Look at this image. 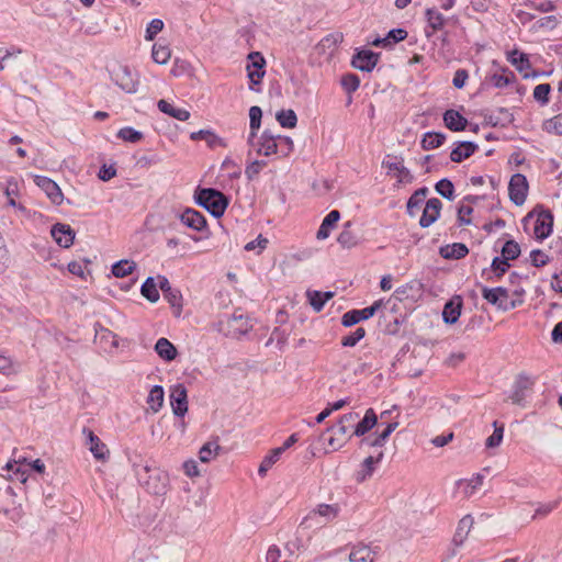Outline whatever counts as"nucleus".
<instances>
[{"instance_id":"0eeeda50","label":"nucleus","mask_w":562,"mask_h":562,"mask_svg":"<svg viewBox=\"0 0 562 562\" xmlns=\"http://www.w3.org/2000/svg\"><path fill=\"white\" fill-rule=\"evenodd\" d=\"M528 181L522 173H515L512 176L508 184V194L510 201L516 205H522L528 194Z\"/></svg>"},{"instance_id":"f03ea898","label":"nucleus","mask_w":562,"mask_h":562,"mask_svg":"<svg viewBox=\"0 0 562 562\" xmlns=\"http://www.w3.org/2000/svg\"><path fill=\"white\" fill-rule=\"evenodd\" d=\"M344 41L341 32H334L323 37L312 53L313 66L319 68H336V55L339 44Z\"/></svg>"},{"instance_id":"58836bf2","label":"nucleus","mask_w":562,"mask_h":562,"mask_svg":"<svg viewBox=\"0 0 562 562\" xmlns=\"http://www.w3.org/2000/svg\"><path fill=\"white\" fill-rule=\"evenodd\" d=\"M164 299L170 304L173 308V314L176 317H179L182 312V294L178 289H172L170 291L165 292Z\"/></svg>"},{"instance_id":"69168bd1","label":"nucleus","mask_w":562,"mask_h":562,"mask_svg":"<svg viewBox=\"0 0 562 562\" xmlns=\"http://www.w3.org/2000/svg\"><path fill=\"white\" fill-rule=\"evenodd\" d=\"M407 37V31L404 29H394L391 30L383 41H387L389 46L392 44H396L401 41H404Z\"/></svg>"},{"instance_id":"c9c22d12","label":"nucleus","mask_w":562,"mask_h":562,"mask_svg":"<svg viewBox=\"0 0 562 562\" xmlns=\"http://www.w3.org/2000/svg\"><path fill=\"white\" fill-rule=\"evenodd\" d=\"M507 60L516 70H527L530 68L528 55L517 49L507 53Z\"/></svg>"},{"instance_id":"37998d69","label":"nucleus","mask_w":562,"mask_h":562,"mask_svg":"<svg viewBox=\"0 0 562 562\" xmlns=\"http://www.w3.org/2000/svg\"><path fill=\"white\" fill-rule=\"evenodd\" d=\"M520 252L521 250L519 244L510 239L507 240L502 247L501 257L509 262L510 260L517 259L520 256Z\"/></svg>"},{"instance_id":"4be33fe9","label":"nucleus","mask_w":562,"mask_h":562,"mask_svg":"<svg viewBox=\"0 0 562 562\" xmlns=\"http://www.w3.org/2000/svg\"><path fill=\"white\" fill-rule=\"evenodd\" d=\"M443 122L447 128L453 132L465 130L468 120L456 110H447L443 113Z\"/></svg>"},{"instance_id":"e433bc0d","label":"nucleus","mask_w":562,"mask_h":562,"mask_svg":"<svg viewBox=\"0 0 562 562\" xmlns=\"http://www.w3.org/2000/svg\"><path fill=\"white\" fill-rule=\"evenodd\" d=\"M140 293L149 302L156 303L159 300L157 283L153 277H148L140 286Z\"/></svg>"},{"instance_id":"680f3d73","label":"nucleus","mask_w":562,"mask_h":562,"mask_svg":"<svg viewBox=\"0 0 562 562\" xmlns=\"http://www.w3.org/2000/svg\"><path fill=\"white\" fill-rule=\"evenodd\" d=\"M190 138L192 140H205L209 145L212 146L215 144L217 136L209 130H200L198 132L191 133Z\"/></svg>"},{"instance_id":"603ef678","label":"nucleus","mask_w":562,"mask_h":562,"mask_svg":"<svg viewBox=\"0 0 562 562\" xmlns=\"http://www.w3.org/2000/svg\"><path fill=\"white\" fill-rule=\"evenodd\" d=\"M543 130L550 134L562 136V114H558L543 122Z\"/></svg>"},{"instance_id":"7c9ffc66","label":"nucleus","mask_w":562,"mask_h":562,"mask_svg":"<svg viewBox=\"0 0 562 562\" xmlns=\"http://www.w3.org/2000/svg\"><path fill=\"white\" fill-rule=\"evenodd\" d=\"M510 75H499L497 72H493L491 76L486 77L482 82V89H485L490 86L495 88H504L508 85L516 81L515 72H509Z\"/></svg>"},{"instance_id":"0e129e2a","label":"nucleus","mask_w":562,"mask_h":562,"mask_svg":"<svg viewBox=\"0 0 562 562\" xmlns=\"http://www.w3.org/2000/svg\"><path fill=\"white\" fill-rule=\"evenodd\" d=\"M473 213V207L469 204L461 203L458 207V222L460 225H470L469 216Z\"/></svg>"},{"instance_id":"de8ad7c7","label":"nucleus","mask_w":562,"mask_h":562,"mask_svg":"<svg viewBox=\"0 0 562 562\" xmlns=\"http://www.w3.org/2000/svg\"><path fill=\"white\" fill-rule=\"evenodd\" d=\"M435 189H436L437 193H439L442 198H445L449 201L453 200L454 186L449 179L443 178V179L439 180L436 183Z\"/></svg>"},{"instance_id":"49530a36","label":"nucleus","mask_w":562,"mask_h":562,"mask_svg":"<svg viewBox=\"0 0 562 562\" xmlns=\"http://www.w3.org/2000/svg\"><path fill=\"white\" fill-rule=\"evenodd\" d=\"M339 82L342 89L346 91V93L351 94L359 88L360 78L352 72H348L341 76Z\"/></svg>"},{"instance_id":"1a4fd4ad","label":"nucleus","mask_w":562,"mask_h":562,"mask_svg":"<svg viewBox=\"0 0 562 562\" xmlns=\"http://www.w3.org/2000/svg\"><path fill=\"white\" fill-rule=\"evenodd\" d=\"M170 405L178 417H183L188 412V393L183 384L178 383L170 387Z\"/></svg>"},{"instance_id":"c03bdc74","label":"nucleus","mask_w":562,"mask_h":562,"mask_svg":"<svg viewBox=\"0 0 562 562\" xmlns=\"http://www.w3.org/2000/svg\"><path fill=\"white\" fill-rule=\"evenodd\" d=\"M281 454L282 452L278 448L271 450L270 453L266 456L261 461L258 469V474L260 476H265L268 470L280 459Z\"/></svg>"},{"instance_id":"bb28decb","label":"nucleus","mask_w":562,"mask_h":562,"mask_svg":"<svg viewBox=\"0 0 562 562\" xmlns=\"http://www.w3.org/2000/svg\"><path fill=\"white\" fill-rule=\"evenodd\" d=\"M339 218H340L339 211H337V210L330 211L323 220V222L316 233L317 239H321V240L326 239L329 236L330 231L336 226Z\"/></svg>"},{"instance_id":"6e6d98bb","label":"nucleus","mask_w":562,"mask_h":562,"mask_svg":"<svg viewBox=\"0 0 562 562\" xmlns=\"http://www.w3.org/2000/svg\"><path fill=\"white\" fill-rule=\"evenodd\" d=\"M427 21L434 31L440 30L443 26V15L435 9H427L426 11Z\"/></svg>"},{"instance_id":"f8f14e48","label":"nucleus","mask_w":562,"mask_h":562,"mask_svg":"<svg viewBox=\"0 0 562 562\" xmlns=\"http://www.w3.org/2000/svg\"><path fill=\"white\" fill-rule=\"evenodd\" d=\"M34 182L46 193L52 203L55 205H60L63 203V192L54 180L45 176H35Z\"/></svg>"},{"instance_id":"72a5a7b5","label":"nucleus","mask_w":562,"mask_h":562,"mask_svg":"<svg viewBox=\"0 0 562 562\" xmlns=\"http://www.w3.org/2000/svg\"><path fill=\"white\" fill-rule=\"evenodd\" d=\"M164 389L161 385H154L147 396V404L149 408L157 413L164 405Z\"/></svg>"},{"instance_id":"bf43d9fd","label":"nucleus","mask_w":562,"mask_h":562,"mask_svg":"<svg viewBox=\"0 0 562 562\" xmlns=\"http://www.w3.org/2000/svg\"><path fill=\"white\" fill-rule=\"evenodd\" d=\"M265 65L266 60L259 52H252L248 54L246 70H250L251 67L256 70H261L265 67Z\"/></svg>"},{"instance_id":"393cba45","label":"nucleus","mask_w":562,"mask_h":562,"mask_svg":"<svg viewBox=\"0 0 562 562\" xmlns=\"http://www.w3.org/2000/svg\"><path fill=\"white\" fill-rule=\"evenodd\" d=\"M350 562H374V552L364 543L352 546L349 553Z\"/></svg>"},{"instance_id":"e2e57ef3","label":"nucleus","mask_w":562,"mask_h":562,"mask_svg":"<svg viewBox=\"0 0 562 562\" xmlns=\"http://www.w3.org/2000/svg\"><path fill=\"white\" fill-rule=\"evenodd\" d=\"M267 166V162L265 160H254L250 162L246 169L245 175L249 180L255 179L260 171Z\"/></svg>"},{"instance_id":"aec40b11","label":"nucleus","mask_w":562,"mask_h":562,"mask_svg":"<svg viewBox=\"0 0 562 562\" xmlns=\"http://www.w3.org/2000/svg\"><path fill=\"white\" fill-rule=\"evenodd\" d=\"M462 305L463 302L460 295H456L449 300L443 306V322L449 325L456 324L461 315Z\"/></svg>"},{"instance_id":"c85d7f7f","label":"nucleus","mask_w":562,"mask_h":562,"mask_svg":"<svg viewBox=\"0 0 562 562\" xmlns=\"http://www.w3.org/2000/svg\"><path fill=\"white\" fill-rule=\"evenodd\" d=\"M157 106H158L159 111H161L162 113H165L176 120L184 122L190 119V112L188 110L176 108L171 103H169L168 101H166L164 99L158 101Z\"/></svg>"},{"instance_id":"20e7f679","label":"nucleus","mask_w":562,"mask_h":562,"mask_svg":"<svg viewBox=\"0 0 562 562\" xmlns=\"http://www.w3.org/2000/svg\"><path fill=\"white\" fill-rule=\"evenodd\" d=\"M340 506L338 504H318L303 520V524H307V527L315 525H326L338 517L340 513Z\"/></svg>"},{"instance_id":"338daca9","label":"nucleus","mask_w":562,"mask_h":562,"mask_svg":"<svg viewBox=\"0 0 562 562\" xmlns=\"http://www.w3.org/2000/svg\"><path fill=\"white\" fill-rule=\"evenodd\" d=\"M530 260L533 267L540 268L549 262V256L540 249H533L530 252Z\"/></svg>"},{"instance_id":"a18cd8bd","label":"nucleus","mask_w":562,"mask_h":562,"mask_svg":"<svg viewBox=\"0 0 562 562\" xmlns=\"http://www.w3.org/2000/svg\"><path fill=\"white\" fill-rule=\"evenodd\" d=\"M277 121L282 127L293 128L296 126L297 116L293 110H281L277 113Z\"/></svg>"},{"instance_id":"423d86ee","label":"nucleus","mask_w":562,"mask_h":562,"mask_svg":"<svg viewBox=\"0 0 562 562\" xmlns=\"http://www.w3.org/2000/svg\"><path fill=\"white\" fill-rule=\"evenodd\" d=\"M384 305L383 300H378L372 305L362 310H350L342 315L341 324L345 327H351L361 321L369 319Z\"/></svg>"},{"instance_id":"a211bd4d","label":"nucleus","mask_w":562,"mask_h":562,"mask_svg":"<svg viewBox=\"0 0 562 562\" xmlns=\"http://www.w3.org/2000/svg\"><path fill=\"white\" fill-rule=\"evenodd\" d=\"M50 234L55 241L64 248H69L75 240V231L68 224L56 223L52 226Z\"/></svg>"},{"instance_id":"a19ab883","label":"nucleus","mask_w":562,"mask_h":562,"mask_svg":"<svg viewBox=\"0 0 562 562\" xmlns=\"http://www.w3.org/2000/svg\"><path fill=\"white\" fill-rule=\"evenodd\" d=\"M14 467H15L16 472H21L22 482H25V480H26L24 477L26 469L21 470V467H26L27 469L33 470L40 474L44 473V471H45V464L41 459H36L32 462H27L26 464L14 462V465H12L11 463H8L9 469H13Z\"/></svg>"},{"instance_id":"79ce46f5","label":"nucleus","mask_w":562,"mask_h":562,"mask_svg":"<svg viewBox=\"0 0 562 562\" xmlns=\"http://www.w3.org/2000/svg\"><path fill=\"white\" fill-rule=\"evenodd\" d=\"M136 265L132 260L123 259L112 266V273L116 278H124L133 272Z\"/></svg>"},{"instance_id":"5701e85b","label":"nucleus","mask_w":562,"mask_h":562,"mask_svg":"<svg viewBox=\"0 0 562 562\" xmlns=\"http://www.w3.org/2000/svg\"><path fill=\"white\" fill-rule=\"evenodd\" d=\"M476 149H477V145L473 142H460L451 150L450 159L453 162H461L464 159L471 157L475 153Z\"/></svg>"},{"instance_id":"7ed1b4c3","label":"nucleus","mask_w":562,"mask_h":562,"mask_svg":"<svg viewBox=\"0 0 562 562\" xmlns=\"http://www.w3.org/2000/svg\"><path fill=\"white\" fill-rule=\"evenodd\" d=\"M195 203L204 207L214 217L220 218L225 213L229 200L221 191L213 188L199 189L194 195Z\"/></svg>"},{"instance_id":"9d476101","label":"nucleus","mask_w":562,"mask_h":562,"mask_svg":"<svg viewBox=\"0 0 562 562\" xmlns=\"http://www.w3.org/2000/svg\"><path fill=\"white\" fill-rule=\"evenodd\" d=\"M178 217L184 226L195 232H203L207 229L205 216L194 209H186Z\"/></svg>"},{"instance_id":"f257e3e1","label":"nucleus","mask_w":562,"mask_h":562,"mask_svg":"<svg viewBox=\"0 0 562 562\" xmlns=\"http://www.w3.org/2000/svg\"><path fill=\"white\" fill-rule=\"evenodd\" d=\"M134 473L138 483L153 495H164L168 491L169 476L168 473L156 467L150 459H143L136 456L132 460Z\"/></svg>"},{"instance_id":"5fc2aeb1","label":"nucleus","mask_w":562,"mask_h":562,"mask_svg":"<svg viewBox=\"0 0 562 562\" xmlns=\"http://www.w3.org/2000/svg\"><path fill=\"white\" fill-rule=\"evenodd\" d=\"M289 74V81L292 85V92L294 94H299L306 82V77L304 72H288Z\"/></svg>"},{"instance_id":"a878e982","label":"nucleus","mask_w":562,"mask_h":562,"mask_svg":"<svg viewBox=\"0 0 562 562\" xmlns=\"http://www.w3.org/2000/svg\"><path fill=\"white\" fill-rule=\"evenodd\" d=\"M389 172L397 178L398 183H411L414 179L411 171L400 161H383Z\"/></svg>"},{"instance_id":"2f4dec72","label":"nucleus","mask_w":562,"mask_h":562,"mask_svg":"<svg viewBox=\"0 0 562 562\" xmlns=\"http://www.w3.org/2000/svg\"><path fill=\"white\" fill-rule=\"evenodd\" d=\"M469 254L468 247L462 243H454L440 248V255L445 259H461Z\"/></svg>"},{"instance_id":"f704fd0d","label":"nucleus","mask_w":562,"mask_h":562,"mask_svg":"<svg viewBox=\"0 0 562 562\" xmlns=\"http://www.w3.org/2000/svg\"><path fill=\"white\" fill-rule=\"evenodd\" d=\"M22 50L8 52L5 55L0 57V70L5 68H19L24 66L22 63Z\"/></svg>"},{"instance_id":"4c0bfd02","label":"nucleus","mask_w":562,"mask_h":562,"mask_svg":"<svg viewBox=\"0 0 562 562\" xmlns=\"http://www.w3.org/2000/svg\"><path fill=\"white\" fill-rule=\"evenodd\" d=\"M446 136L442 133L427 132L422 139L424 150L435 149L443 144Z\"/></svg>"},{"instance_id":"4468645a","label":"nucleus","mask_w":562,"mask_h":562,"mask_svg":"<svg viewBox=\"0 0 562 562\" xmlns=\"http://www.w3.org/2000/svg\"><path fill=\"white\" fill-rule=\"evenodd\" d=\"M111 80L126 93L137 92L139 86L138 72H111Z\"/></svg>"},{"instance_id":"473e14b6","label":"nucleus","mask_w":562,"mask_h":562,"mask_svg":"<svg viewBox=\"0 0 562 562\" xmlns=\"http://www.w3.org/2000/svg\"><path fill=\"white\" fill-rule=\"evenodd\" d=\"M472 526H473V518L470 515H465L459 521L457 531L453 536V542L456 546H461L464 542Z\"/></svg>"},{"instance_id":"09e8293b","label":"nucleus","mask_w":562,"mask_h":562,"mask_svg":"<svg viewBox=\"0 0 562 562\" xmlns=\"http://www.w3.org/2000/svg\"><path fill=\"white\" fill-rule=\"evenodd\" d=\"M383 457V453L381 452L379 454V457L376 459H374L373 457H368L363 460V463H362V471L358 473V477H357V481L358 482H363L364 480H367V477L371 476L372 473H373V464L375 462H379Z\"/></svg>"},{"instance_id":"6e6552de","label":"nucleus","mask_w":562,"mask_h":562,"mask_svg":"<svg viewBox=\"0 0 562 562\" xmlns=\"http://www.w3.org/2000/svg\"><path fill=\"white\" fill-rule=\"evenodd\" d=\"M535 383V378L524 372L519 373L514 382L513 393L509 397L512 402L516 405L524 406L527 392L533 387Z\"/></svg>"},{"instance_id":"b1692460","label":"nucleus","mask_w":562,"mask_h":562,"mask_svg":"<svg viewBox=\"0 0 562 562\" xmlns=\"http://www.w3.org/2000/svg\"><path fill=\"white\" fill-rule=\"evenodd\" d=\"M262 111L258 105H252L249 109V127L250 132L248 135L247 143L249 146L255 145V138L257 137V132L261 125Z\"/></svg>"},{"instance_id":"3c124183","label":"nucleus","mask_w":562,"mask_h":562,"mask_svg":"<svg viewBox=\"0 0 562 562\" xmlns=\"http://www.w3.org/2000/svg\"><path fill=\"white\" fill-rule=\"evenodd\" d=\"M119 138L123 139L124 142L128 143H138L143 139V133L139 131L134 130L133 127L125 126L122 127L116 135Z\"/></svg>"},{"instance_id":"13d9d810","label":"nucleus","mask_w":562,"mask_h":562,"mask_svg":"<svg viewBox=\"0 0 562 562\" xmlns=\"http://www.w3.org/2000/svg\"><path fill=\"white\" fill-rule=\"evenodd\" d=\"M364 335L366 329L363 327H358L355 331L341 339V345L344 347H353L364 337Z\"/></svg>"},{"instance_id":"ea45409f","label":"nucleus","mask_w":562,"mask_h":562,"mask_svg":"<svg viewBox=\"0 0 562 562\" xmlns=\"http://www.w3.org/2000/svg\"><path fill=\"white\" fill-rule=\"evenodd\" d=\"M220 450L221 446L217 441H209L201 447L199 451V459L204 463L210 462L218 454Z\"/></svg>"},{"instance_id":"2eb2a0df","label":"nucleus","mask_w":562,"mask_h":562,"mask_svg":"<svg viewBox=\"0 0 562 562\" xmlns=\"http://www.w3.org/2000/svg\"><path fill=\"white\" fill-rule=\"evenodd\" d=\"M552 227L553 214L551 213L550 210H541L537 215V220L535 222L533 227L536 238L539 240H543L551 234Z\"/></svg>"},{"instance_id":"412c9836","label":"nucleus","mask_w":562,"mask_h":562,"mask_svg":"<svg viewBox=\"0 0 562 562\" xmlns=\"http://www.w3.org/2000/svg\"><path fill=\"white\" fill-rule=\"evenodd\" d=\"M378 423V417L373 408H368L363 418L355 426L353 432L348 437L352 436L361 437L370 431Z\"/></svg>"},{"instance_id":"6ab92c4d","label":"nucleus","mask_w":562,"mask_h":562,"mask_svg":"<svg viewBox=\"0 0 562 562\" xmlns=\"http://www.w3.org/2000/svg\"><path fill=\"white\" fill-rule=\"evenodd\" d=\"M441 207H442V203L439 199H437V198L429 199L426 202L423 214L419 218V225L423 228H426V227H429L431 224H434L440 215Z\"/></svg>"},{"instance_id":"dca6fc26","label":"nucleus","mask_w":562,"mask_h":562,"mask_svg":"<svg viewBox=\"0 0 562 562\" xmlns=\"http://www.w3.org/2000/svg\"><path fill=\"white\" fill-rule=\"evenodd\" d=\"M255 145L251 146L258 155L271 156L273 154H278V144L276 135H273L270 131L266 130L262 132L261 136L257 139L255 138Z\"/></svg>"},{"instance_id":"8fccbe9b","label":"nucleus","mask_w":562,"mask_h":562,"mask_svg":"<svg viewBox=\"0 0 562 562\" xmlns=\"http://www.w3.org/2000/svg\"><path fill=\"white\" fill-rule=\"evenodd\" d=\"M153 59L158 65H165L171 57L170 48L166 45L155 44L153 47Z\"/></svg>"},{"instance_id":"052dcab7","label":"nucleus","mask_w":562,"mask_h":562,"mask_svg":"<svg viewBox=\"0 0 562 562\" xmlns=\"http://www.w3.org/2000/svg\"><path fill=\"white\" fill-rule=\"evenodd\" d=\"M494 431L493 434L486 439V447L487 448H495L497 446H499V443L502 442V439H503V435H504V426L503 425H497V422H494Z\"/></svg>"},{"instance_id":"c756f323","label":"nucleus","mask_w":562,"mask_h":562,"mask_svg":"<svg viewBox=\"0 0 562 562\" xmlns=\"http://www.w3.org/2000/svg\"><path fill=\"white\" fill-rule=\"evenodd\" d=\"M155 351L162 360L168 362L175 360L178 355L177 348L164 337L156 341Z\"/></svg>"},{"instance_id":"f3484780","label":"nucleus","mask_w":562,"mask_h":562,"mask_svg":"<svg viewBox=\"0 0 562 562\" xmlns=\"http://www.w3.org/2000/svg\"><path fill=\"white\" fill-rule=\"evenodd\" d=\"M510 268V263L503 257L496 256L490 266L482 270V278L486 281L495 282L498 281Z\"/></svg>"},{"instance_id":"9b49d317","label":"nucleus","mask_w":562,"mask_h":562,"mask_svg":"<svg viewBox=\"0 0 562 562\" xmlns=\"http://www.w3.org/2000/svg\"><path fill=\"white\" fill-rule=\"evenodd\" d=\"M380 54L370 49H357L352 56L351 66L357 70H372L379 60Z\"/></svg>"},{"instance_id":"39448f33","label":"nucleus","mask_w":562,"mask_h":562,"mask_svg":"<svg viewBox=\"0 0 562 562\" xmlns=\"http://www.w3.org/2000/svg\"><path fill=\"white\" fill-rule=\"evenodd\" d=\"M482 296L490 304L504 312L514 310L517 306L516 302L509 297V291L503 286H483Z\"/></svg>"},{"instance_id":"ddd939ff","label":"nucleus","mask_w":562,"mask_h":562,"mask_svg":"<svg viewBox=\"0 0 562 562\" xmlns=\"http://www.w3.org/2000/svg\"><path fill=\"white\" fill-rule=\"evenodd\" d=\"M82 434L86 436L89 450L97 460L105 461L110 457V451L104 442L89 428H83Z\"/></svg>"},{"instance_id":"cd10ccee","label":"nucleus","mask_w":562,"mask_h":562,"mask_svg":"<svg viewBox=\"0 0 562 562\" xmlns=\"http://www.w3.org/2000/svg\"><path fill=\"white\" fill-rule=\"evenodd\" d=\"M429 190L426 187L417 189L408 199L406 209L407 214L414 217L419 211L422 204L424 203Z\"/></svg>"},{"instance_id":"864d4df0","label":"nucleus","mask_w":562,"mask_h":562,"mask_svg":"<svg viewBox=\"0 0 562 562\" xmlns=\"http://www.w3.org/2000/svg\"><path fill=\"white\" fill-rule=\"evenodd\" d=\"M551 87L549 83H540L533 89V98L541 105H546L549 102V94Z\"/></svg>"},{"instance_id":"4d7b16f0","label":"nucleus","mask_w":562,"mask_h":562,"mask_svg":"<svg viewBox=\"0 0 562 562\" xmlns=\"http://www.w3.org/2000/svg\"><path fill=\"white\" fill-rule=\"evenodd\" d=\"M277 144H278V153L281 156H289L294 148V144L291 137L276 135Z\"/></svg>"},{"instance_id":"774afa93","label":"nucleus","mask_w":562,"mask_h":562,"mask_svg":"<svg viewBox=\"0 0 562 562\" xmlns=\"http://www.w3.org/2000/svg\"><path fill=\"white\" fill-rule=\"evenodd\" d=\"M306 295L314 311L321 312L325 305V301L323 296L319 295V291H307Z\"/></svg>"}]
</instances>
